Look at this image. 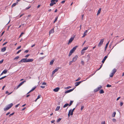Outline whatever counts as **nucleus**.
Here are the masks:
<instances>
[{"label":"nucleus","instance_id":"f257e3e1","mask_svg":"<svg viewBox=\"0 0 124 124\" xmlns=\"http://www.w3.org/2000/svg\"><path fill=\"white\" fill-rule=\"evenodd\" d=\"M13 105V104L12 103H11L7 106V107L4 108V111H6L10 108H11Z\"/></svg>","mask_w":124,"mask_h":124},{"label":"nucleus","instance_id":"f03ea898","mask_svg":"<svg viewBox=\"0 0 124 124\" xmlns=\"http://www.w3.org/2000/svg\"><path fill=\"white\" fill-rule=\"evenodd\" d=\"M77 47V46H76L73 47V48L70 50L69 55V56H70L74 52Z\"/></svg>","mask_w":124,"mask_h":124},{"label":"nucleus","instance_id":"7ed1b4c3","mask_svg":"<svg viewBox=\"0 0 124 124\" xmlns=\"http://www.w3.org/2000/svg\"><path fill=\"white\" fill-rule=\"evenodd\" d=\"M104 39H101L98 45V46L99 47H100L104 41Z\"/></svg>","mask_w":124,"mask_h":124},{"label":"nucleus","instance_id":"20e7f679","mask_svg":"<svg viewBox=\"0 0 124 124\" xmlns=\"http://www.w3.org/2000/svg\"><path fill=\"white\" fill-rule=\"evenodd\" d=\"M60 68L58 67H57L52 72V75H53L54 73L57 72L59 70V69Z\"/></svg>","mask_w":124,"mask_h":124},{"label":"nucleus","instance_id":"39448f33","mask_svg":"<svg viewBox=\"0 0 124 124\" xmlns=\"http://www.w3.org/2000/svg\"><path fill=\"white\" fill-rule=\"evenodd\" d=\"M21 62H27V58H24L18 62V63H20Z\"/></svg>","mask_w":124,"mask_h":124},{"label":"nucleus","instance_id":"423d86ee","mask_svg":"<svg viewBox=\"0 0 124 124\" xmlns=\"http://www.w3.org/2000/svg\"><path fill=\"white\" fill-rule=\"evenodd\" d=\"M102 88V86L101 85L99 86V87H98L97 88H96L94 90L95 92H97L99 90H100Z\"/></svg>","mask_w":124,"mask_h":124},{"label":"nucleus","instance_id":"0eeeda50","mask_svg":"<svg viewBox=\"0 0 124 124\" xmlns=\"http://www.w3.org/2000/svg\"><path fill=\"white\" fill-rule=\"evenodd\" d=\"M55 0H52L51 1V3L50 4V6H53L54 4H56L55 2Z\"/></svg>","mask_w":124,"mask_h":124},{"label":"nucleus","instance_id":"6e6552de","mask_svg":"<svg viewBox=\"0 0 124 124\" xmlns=\"http://www.w3.org/2000/svg\"><path fill=\"white\" fill-rule=\"evenodd\" d=\"M78 58V56L77 55H76L73 58L72 61L73 62H75L77 60Z\"/></svg>","mask_w":124,"mask_h":124},{"label":"nucleus","instance_id":"1a4fd4ad","mask_svg":"<svg viewBox=\"0 0 124 124\" xmlns=\"http://www.w3.org/2000/svg\"><path fill=\"white\" fill-rule=\"evenodd\" d=\"M26 82L25 81H24L22 82H21V83H20L17 86V88H16V89H17L18 88H19L21 85H22L23 83L24 82Z\"/></svg>","mask_w":124,"mask_h":124},{"label":"nucleus","instance_id":"9d476101","mask_svg":"<svg viewBox=\"0 0 124 124\" xmlns=\"http://www.w3.org/2000/svg\"><path fill=\"white\" fill-rule=\"evenodd\" d=\"M75 88V87L74 88L72 89H70L69 90H67V91H66L65 92V93H70V92L72 91Z\"/></svg>","mask_w":124,"mask_h":124},{"label":"nucleus","instance_id":"9b49d317","mask_svg":"<svg viewBox=\"0 0 124 124\" xmlns=\"http://www.w3.org/2000/svg\"><path fill=\"white\" fill-rule=\"evenodd\" d=\"M74 39V38L71 37L68 43V44H69Z\"/></svg>","mask_w":124,"mask_h":124},{"label":"nucleus","instance_id":"f8f14e48","mask_svg":"<svg viewBox=\"0 0 124 124\" xmlns=\"http://www.w3.org/2000/svg\"><path fill=\"white\" fill-rule=\"evenodd\" d=\"M82 81H79L75 83V85L76 86L75 87H76V86L78 85Z\"/></svg>","mask_w":124,"mask_h":124},{"label":"nucleus","instance_id":"ddd939ff","mask_svg":"<svg viewBox=\"0 0 124 124\" xmlns=\"http://www.w3.org/2000/svg\"><path fill=\"white\" fill-rule=\"evenodd\" d=\"M108 57V56L107 55V56H105L104 57V58L103 59V60L102 61V62L103 63H104L105 61L106 60V59Z\"/></svg>","mask_w":124,"mask_h":124},{"label":"nucleus","instance_id":"4468645a","mask_svg":"<svg viewBox=\"0 0 124 124\" xmlns=\"http://www.w3.org/2000/svg\"><path fill=\"white\" fill-rule=\"evenodd\" d=\"M33 61V59H27V62H32Z\"/></svg>","mask_w":124,"mask_h":124},{"label":"nucleus","instance_id":"2eb2a0df","mask_svg":"<svg viewBox=\"0 0 124 124\" xmlns=\"http://www.w3.org/2000/svg\"><path fill=\"white\" fill-rule=\"evenodd\" d=\"M60 89V88L56 87L53 90V91L55 92H57Z\"/></svg>","mask_w":124,"mask_h":124},{"label":"nucleus","instance_id":"dca6fc26","mask_svg":"<svg viewBox=\"0 0 124 124\" xmlns=\"http://www.w3.org/2000/svg\"><path fill=\"white\" fill-rule=\"evenodd\" d=\"M36 86H34L33 88L29 92L27 93V94H28L29 93H30L32 92V91H34L36 88Z\"/></svg>","mask_w":124,"mask_h":124},{"label":"nucleus","instance_id":"f3484780","mask_svg":"<svg viewBox=\"0 0 124 124\" xmlns=\"http://www.w3.org/2000/svg\"><path fill=\"white\" fill-rule=\"evenodd\" d=\"M54 32V28H53L52 29L49 31V35H50V34L52 33H53Z\"/></svg>","mask_w":124,"mask_h":124},{"label":"nucleus","instance_id":"a211bd4d","mask_svg":"<svg viewBox=\"0 0 124 124\" xmlns=\"http://www.w3.org/2000/svg\"><path fill=\"white\" fill-rule=\"evenodd\" d=\"M6 47H4L1 48V51L2 52H4L6 51Z\"/></svg>","mask_w":124,"mask_h":124},{"label":"nucleus","instance_id":"6ab92c4d","mask_svg":"<svg viewBox=\"0 0 124 124\" xmlns=\"http://www.w3.org/2000/svg\"><path fill=\"white\" fill-rule=\"evenodd\" d=\"M96 71H95L94 73L93 74H90V75L89 76V77H88V78H87L85 80H87V79H88L90 77H92V76H93V75H94L95 73L96 72Z\"/></svg>","mask_w":124,"mask_h":124},{"label":"nucleus","instance_id":"aec40b11","mask_svg":"<svg viewBox=\"0 0 124 124\" xmlns=\"http://www.w3.org/2000/svg\"><path fill=\"white\" fill-rule=\"evenodd\" d=\"M101 8H100L98 10L97 14V16H98L100 13L101 11Z\"/></svg>","mask_w":124,"mask_h":124},{"label":"nucleus","instance_id":"412c9836","mask_svg":"<svg viewBox=\"0 0 124 124\" xmlns=\"http://www.w3.org/2000/svg\"><path fill=\"white\" fill-rule=\"evenodd\" d=\"M116 70L115 69H114L112 70V72L114 74L116 72Z\"/></svg>","mask_w":124,"mask_h":124},{"label":"nucleus","instance_id":"4be33fe9","mask_svg":"<svg viewBox=\"0 0 124 124\" xmlns=\"http://www.w3.org/2000/svg\"><path fill=\"white\" fill-rule=\"evenodd\" d=\"M18 2H17L16 3H14L12 5V7H13L14 6H16L17 4H18Z\"/></svg>","mask_w":124,"mask_h":124},{"label":"nucleus","instance_id":"5701e85b","mask_svg":"<svg viewBox=\"0 0 124 124\" xmlns=\"http://www.w3.org/2000/svg\"><path fill=\"white\" fill-rule=\"evenodd\" d=\"M75 109V108H74L72 109V111L71 110V111L70 112L71 113L70 115H73V112L74 111Z\"/></svg>","mask_w":124,"mask_h":124},{"label":"nucleus","instance_id":"b1692460","mask_svg":"<svg viewBox=\"0 0 124 124\" xmlns=\"http://www.w3.org/2000/svg\"><path fill=\"white\" fill-rule=\"evenodd\" d=\"M116 114V112H114L112 115V117H114L115 116Z\"/></svg>","mask_w":124,"mask_h":124},{"label":"nucleus","instance_id":"393cba45","mask_svg":"<svg viewBox=\"0 0 124 124\" xmlns=\"http://www.w3.org/2000/svg\"><path fill=\"white\" fill-rule=\"evenodd\" d=\"M109 41H108V42L106 44V46L105 47V50H106L107 48L108 47V44L109 43Z\"/></svg>","mask_w":124,"mask_h":124},{"label":"nucleus","instance_id":"a878e982","mask_svg":"<svg viewBox=\"0 0 124 124\" xmlns=\"http://www.w3.org/2000/svg\"><path fill=\"white\" fill-rule=\"evenodd\" d=\"M60 108V106H58L57 107L56 109H55V111H57L59 110Z\"/></svg>","mask_w":124,"mask_h":124},{"label":"nucleus","instance_id":"bb28decb","mask_svg":"<svg viewBox=\"0 0 124 124\" xmlns=\"http://www.w3.org/2000/svg\"><path fill=\"white\" fill-rule=\"evenodd\" d=\"M85 51L83 50L82 49L81 51V53L82 55H83L84 54V53H85Z\"/></svg>","mask_w":124,"mask_h":124},{"label":"nucleus","instance_id":"cd10ccee","mask_svg":"<svg viewBox=\"0 0 124 124\" xmlns=\"http://www.w3.org/2000/svg\"><path fill=\"white\" fill-rule=\"evenodd\" d=\"M100 93H104V91L102 89L101 90L99 91Z\"/></svg>","mask_w":124,"mask_h":124},{"label":"nucleus","instance_id":"c85d7f7f","mask_svg":"<svg viewBox=\"0 0 124 124\" xmlns=\"http://www.w3.org/2000/svg\"><path fill=\"white\" fill-rule=\"evenodd\" d=\"M68 105H69V104L68 103H66L63 106V108H65L67 107Z\"/></svg>","mask_w":124,"mask_h":124},{"label":"nucleus","instance_id":"c756f323","mask_svg":"<svg viewBox=\"0 0 124 124\" xmlns=\"http://www.w3.org/2000/svg\"><path fill=\"white\" fill-rule=\"evenodd\" d=\"M7 70H4L3 71V73L4 74H5L7 72Z\"/></svg>","mask_w":124,"mask_h":124},{"label":"nucleus","instance_id":"7c9ffc66","mask_svg":"<svg viewBox=\"0 0 124 124\" xmlns=\"http://www.w3.org/2000/svg\"><path fill=\"white\" fill-rule=\"evenodd\" d=\"M54 62V60H51L50 62V65H52L53 64Z\"/></svg>","mask_w":124,"mask_h":124},{"label":"nucleus","instance_id":"2f4dec72","mask_svg":"<svg viewBox=\"0 0 124 124\" xmlns=\"http://www.w3.org/2000/svg\"><path fill=\"white\" fill-rule=\"evenodd\" d=\"M71 109L69 111V113H68V115L69 117L70 115L71 112Z\"/></svg>","mask_w":124,"mask_h":124},{"label":"nucleus","instance_id":"473e14b6","mask_svg":"<svg viewBox=\"0 0 124 124\" xmlns=\"http://www.w3.org/2000/svg\"><path fill=\"white\" fill-rule=\"evenodd\" d=\"M73 101H70V103L69 104V106H70L72 104L73 102Z\"/></svg>","mask_w":124,"mask_h":124},{"label":"nucleus","instance_id":"72a5a7b5","mask_svg":"<svg viewBox=\"0 0 124 124\" xmlns=\"http://www.w3.org/2000/svg\"><path fill=\"white\" fill-rule=\"evenodd\" d=\"M58 18V17H57L55 18V20L54 21V23H55L56 22V21L57 20Z\"/></svg>","mask_w":124,"mask_h":124},{"label":"nucleus","instance_id":"f704fd0d","mask_svg":"<svg viewBox=\"0 0 124 124\" xmlns=\"http://www.w3.org/2000/svg\"><path fill=\"white\" fill-rule=\"evenodd\" d=\"M114 74L112 72L110 75V77H113Z\"/></svg>","mask_w":124,"mask_h":124},{"label":"nucleus","instance_id":"c9c22d12","mask_svg":"<svg viewBox=\"0 0 124 124\" xmlns=\"http://www.w3.org/2000/svg\"><path fill=\"white\" fill-rule=\"evenodd\" d=\"M88 47H85L83 48V50L85 51V50L87 49V48H88Z\"/></svg>","mask_w":124,"mask_h":124},{"label":"nucleus","instance_id":"e433bc0d","mask_svg":"<svg viewBox=\"0 0 124 124\" xmlns=\"http://www.w3.org/2000/svg\"><path fill=\"white\" fill-rule=\"evenodd\" d=\"M6 77V76H4V77H1V78H0V80L5 78Z\"/></svg>","mask_w":124,"mask_h":124},{"label":"nucleus","instance_id":"4c0bfd02","mask_svg":"<svg viewBox=\"0 0 124 124\" xmlns=\"http://www.w3.org/2000/svg\"><path fill=\"white\" fill-rule=\"evenodd\" d=\"M24 34V33L23 32H22L21 33L19 37V38H20V37L22 36V35H23V34Z\"/></svg>","mask_w":124,"mask_h":124},{"label":"nucleus","instance_id":"58836bf2","mask_svg":"<svg viewBox=\"0 0 124 124\" xmlns=\"http://www.w3.org/2000/svg\"><path fill=\"white\" fill-rule=\"evenodd\" d=\"M102 64L101 65V66L100 67V68L98 70H97L96 71V72L98 70H100V69L101 68L102 66Z\"/></svg>","mask_w":124,"mask_h":124},{"label":"nucleus","instance_id":"ea45409f","mask_svg":"<svg viewBox=\"0 0 124 124\" xmlns=\"http://www.w3.org/2000/svg\"><path fill=\"white\" fill-rule=\"evenodd\" d=\"M41 96V95H39L37 97V99H38L40 98Z\"/></svg>","mask_w":124,"mask_h":124},{"label":"nucleus","instance_id":"a19ab883","mask_svg":"<svg viewBox=\"0 0 124 124\" xmlns=\"http://www.w3.org/2000/svg\"><path fill=\"white\" fill-rule=\"evenodd\" d=\"M107 87H110L111 86V85H109V84H108L107 85Z\"/></svg>","mask_w":124,"mask_h":124},{"label":"nucleus","instance_id":"79ce46f5","mask_svg":"<svg viewBox=\"0 0 124 124\" xmlns=\"http://www.w3.org/2000/svg\"><path fill=\"white\" fill-rule=\"evenodd\" d=\"M19 58V56H17L16 57H15L14 59V60H17Z\"/></svg>","mask_w":124,"mask_h":124},{"label":"nucleus","instance_id":"37998d69","mask_svg":"<svg viewBox=\"0 0 124 124\" xmlns=\"http://www.w3.org/2000/svg\"><path fill=\"white\" fill-rule=\"evenodd\" d=\"M81 78L80 77H79L75 81H78L80 80Z\"/></svg>","mask_w":124,"mask_h":124},{"label":"nucleus","instance_id":"c03bdc74","mask_svg":"<svg viewBox=\"0 0 124 124\" xmlns=\"http://www.w3.org/2000/svg\"><path fill=\"white\" fill-rule=\"evenodd\" d=\"M21 47V46H19L16 49V50H17L20 49Z\"/></svg>","mask_w":124,"mask_h":124},{"label":"nucleus","instance_id":"a18cd8bd","mask_svg":"<svg viewBox=\"0 0 124 124\" xmlns=\"http://www.w3.org/2000/svg\"><path fill=\"white\" fill-rule=\"evenodd\" d=\"M71 87L70 86H68V87H66L65 88V89H69L70 88H71Z\"/></svg>","mask_w":124,"mask_h":124},{"label":"nucleus","instance_id":"49530a36","mask_svg":"<svg viewBox=\"0 0 124 124\" xmlns=\"http://www.w3.org/2000/svg\"><path fill=\"white\" fill-rule=\"evenodd\" d=\"M81 64L83 65H84V62L83 61H81Z\"/></svg>","mask_w":124,"mask_h":124},{"label":"nucleus","instance_id":"de8ad7c7","mask_svg":"<svg viewBox=\"0 0 124 124\" xmlns=\"http://www.w3.org/2000/svg\"><path fill=\"white\" fill-rule=\"evenodd\" d=\"M21 51V50H19L18 51H17L16 53V54H18Z\"/></svg>","mask_w":124,"mask_h":124},{"label":"nucleus","instance_id":"09e8293b","mask_svg":"<svg viewBox=\"0 0 124 124\" xmlns=\"http://www.w3.org/2000/svg\"><path fill=\"white\" fill-rule=\"evenodd\" d=\"M86 35V33L84 32L83 34V36L82 37V38H83Z\"/></svg>","mask_w":124,"mask_h":124},{"label":"nucleus","instance_id":"8fccbe9b","mask_svg":"<svg viewBox=\"0 0 124 124\" xmlns=\"http://www.w3.org/2000/svg\"><path fill=\"white\" fill-rule=\"evenodd\" d=\"M61 120V118H60L59 119L57 120V122H59Z\"/></svg>","mask_w":124,"mask_h":124},{"label":"nucleus","instance_id":"3c124183","mask_svg":"<svg viewBox=\"0 0 124 124\" xmlns=\"http://www.w3.org/2000/svg\"><path fill=\"white\" fill-rule=\"evenodd\" d=\"M123 102H121L120 104V106H122V105H123Z\"/></svg>","mask_w":124,"mask_h":124},{"label":"nucleus","instance_id":"603ef678","mask_svg":"<svg viewBox=\"0 0 124 124\" xmlns=\"http://www.w3.org/2000/svg\"><path fill=\"white\" fill-rule=\"evenodd\" d=\"M28 52H29V50H25V51L24 52V53H27Z\"/></svg>","mask_w":124,"mask_h":124},{"label":"nucleus","instance_id":"864d4df0","mask_svg":"<svg viewBox=\"0 0 124 124\" xmlns=\"http://www.w3.org/2000/svg\"><path fill=\"white\" fill-rule=\"evenodd\" d=\"M14 113H12L10 114L9 115V117H10L11 116H12Z\"/></svg>","mask_w":124,"mask_h":124},{"label":"nucleus","instance_id":"5fc2aeb1","mask_svg":"<svg viewBox=\"0 0 124 124\" xmlns=\"http://www.w3.org/2000/svg\"><path fill=\"white\" fill-rule=\"evenodd\" d=\"M42 85H46V83L45 82H43L42 84Z\"/></svg>","mask_w":124,"mask_h":124},{"label":"nucleus","instance_id":"6e6d98bb","mask_svg":"<svg viewBox=\"0 0 124 124\" xmlns=\"http://www.w3.org/2000/svg\"><path fill=\"white\" fill-rule=\"evenodd\" d=\"M30 55L29 54H28L26 55L25 56V57L26 58H27Z\"/></svg>","mask_w":124,"mask_h":124},{"label":"nucleus","instance_id":"4d7b16f0","mask_svg":"<svg viewBox=\"0 0 124 124\" xmlns=\"http://www.w3.org/2000/svg\"><path fill=\"white\" fill-rule=\"evenodd\" d=\"M73 62L72 61H71L70 62H69V65H71Z\"/></svg>","mask_w":124,"mask_h":124},{"label":"nucleus","instance_id":"13d9d810","mask_svg":"<svg viewBox=\"0 0 124 124\" xmlns=\"http://www.w3.org/2000/svg\"><path fill=\"white\" fill-rule=\"evenodd\" d=\"M31 6H30L26 8H25V9H26V10L28 9H29L31 8Z\"/></svg>","mask_w":124,"mask_h":124},{"label":"nucleus","instance_id":"bf43d9fd","mask_svg":"<svg viewBox=\"0 0 124 124\" xmlns=\"http://www.w3.org/2000/svg\"><path fill=\"white\" fill-rule=\"evenodd\" d=\"M3 60H2L1 61H0V64L2 63L3 62Z\"/></svg>","mask_w":124,"mask_h":124},{"label":"nucleus","instance_id":"052dcab7","mask_svg":"<svg viewBox=\"0 0 124 124\" xmlns=\"http://www.w3.org/2000/svg\"><path fill=\"white\" fill-rule=\"evenodd\" d=\"M65 0L62 1L61 2V3L62 4H63L65 2Z\"/></svg>","mask_w":124,"mask_h":124},{"label":"nucleus","instance_id":"680f3d73","mask_svg":"<svg viewBox=\"0 0 124 124\" xmlns=\"http://www.w3.org/2000/svg\"><path fill=\"white\" fill-rule=\"evenodd\" d=\"M84 108V106H82L81 108V110H82Z\"/></svg>","mask_w":124,"mask_h":124},{"label":"nucleus","instance_id":"e2e57ef3","mask_svg":"<svg viewBox=\"0 0 124 124\" xmlns=\"http://www.w3.org/2000/svg\"><path fill=\"white\" fill-rule=\"evenodd\" d=\"M8 42H5V43H3V46H4V45H6V44Z\"/></svg>","mask_w":124,"mask_h":124},{"label":"nucleus","instance_id":"0e129e2a","mask_svg":"<svg viewBox=\"0 0 124 124\" xmlns=\"http://www.w3.org/2000/svg\"><path fill=\"white\" fill-rule=\"evenodd\" d=\"M101 124H105V121H103V122H102L101 123Z\"/></svg>","mask_w":124,"mask_h":124},{"label":"nucleus","instance_id":"69168bd1","mask_svg":"<svg viewBox=\"0 0 124 124\" xmlns=\"http://www.w3.org/2000/svg\"><path fill=\"white\" fill-rule=\"evenodd\" d=\"M40 87L42 88H45V86H40Z\"/></svg>","mask_w":124,"mask_h":124},{"label":"nucleus","instance_id":"338daca9","mask_svg":"<svg viewBox=\"0 0 124 124\" xmlns=\"http://www.w3.org/2000/svg\"><path fill=\"white\" fill-rule=\"evenodd\" d=\"M89 29H88V30H86L85 32H84L85 33H86L89 30Z\"/></svg>","mask_w":124,"mask_h":124},{"label":"nucleus","instance_id":"774afa93","mask_svg":"<svg viewBox=\"0 0 124 124\" xmlns=\"http://www.w3.org/2000/svg\"><path fill=\"white\" fill-rule=\"evenodd\" d=\"M120 97H118L116 101H118V100L120 99Z\"/></svg>","mask_w":124,"mask_h":124}]
</instances>
